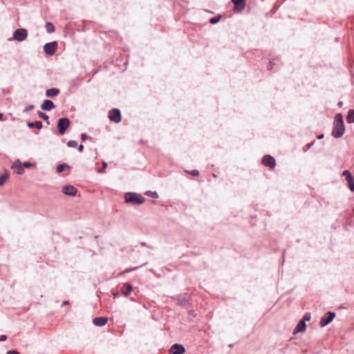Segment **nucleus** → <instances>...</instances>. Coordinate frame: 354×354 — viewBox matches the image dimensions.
<instances>
[{
  "label": "nucleus",
  "mask_w": 354,
  "mask_h": 354,
  "mask_svg": "<svg viewBox=\"0 0 354 354\" xmlns=\"http://www.w3.org/2000/svg\"><path fill=\"white\" fill-rule=\"evenodd\" d=\"M342 176L345 177V179L346 180L347 182L351 181V180L353 179L351 173L348 170H344L342 172Z\"/></svg>",
  "instance_id": "4be33fe9"
},
{
  "label": "nucleus",
  "mask_w": 354,
  "mask_h": 354,
  "mask_svg": "<svg viewBox=\"0 0 354 354\" xmlns=\"http://www.w3.org/2000/svg\"><path fill=\"white\" fill-rule=\"evenodd\" d=\"M28 37V31L24 28H18L13 32V39L17 41H23Z\"/></svg>",
  "instance_id": "423d86ee"
},
{
  "label": "nucleus",
  "mask_w": 354,
  "mask_h": 354,
  "mask_svg": "<svg viewBox=\"0 0 354 354\" xmlns=\"http://www.w3.org/2000/svg\"><path fill=\"white\" fill-rule=\"evenodd\" d=\"M64 305H69V301H63L62 306H64Z\"/></svg>",
  "instance_id": "a18cd8bd"
},
{
  "label": "nucleus",
  "mask_w": 354,
  "mask_h": 354,
  "mask_svg": "<svg viewBox=\"0 0 354 354\" xmlns=\"http://www.w3.org/2000/svg\"><path fill=\"white\" fill-rule=\"evenodd\" d=\"M3 114L0 113V121H3Z\"/></svg>",
  "instance_id": "c03bdc74"
},
{
  "label": "nucleus",
  "mask_w": 354,
  "mask_h": 354,
  "mask_svg": "<svg viewBox=\"0 0 354 354\" xmlns=\"http://www.w3.org/2000/svg\"><path fill=\"white\" fill-rule=\"evenodd\" d=\"M337 105H338V106H339V107H342V106H343V102H341V101H340V102H338V104H337Z\"/></svg>",
  "instance_id": "37998d69"
},
{
  "label": "nucleus",
  "mask_w": 354,
  "mask_h": 354,
  "mask_svg": "<svg viewBox=\"0 0 354 354\" xmlns=\"http://www.w3.org/2000/svg\"><path fill=\"white\" fill-rule=\"evenodd\" d=\"M6 354H20V353L15 350H10V351H8Z\"/></svg>",
  "instance_id": "4c0bfd02"
},
{
  "label": "nucleus",
  "mask_w": 354,
  "mask_h": 354,
  "mask_svg": "<svg viewBox=\"0 0 354 354\" xmlns=\"http://www.w3.org/2000/svg\"><path fill=\"white\" fill-rule=\"evenodd\" d=\"M40 107L43 111H49L55 109V105L50 100H44Z\"/></svg>",
  "instance_id": "ddd939ff"
},
{
  "label": "nucleus",
  "mask_w": 354,
  "mask_h": 354,
  "mask_svg": "<svg viewBox=\"0 0 354 354\" xmlns=\"http://www.w3.org/2000/svg\"><path fill=\"white\" fill-rule=\"evenodd\" d=\"M234 4V11L236 13L241 12L245 8L246 1L245 0H231Z\"/></svg>",
  "instance_id": "9d476101"
},
{
  "label": "nucleus",
  "mask_w": 354,
  "mask_h": 354,
  "mask_svg": "<svg viewBox=\"0 0 354 354\" xmlns=\"http://www.w3.org/2000/svg\"><path fill=\"white\" fill-rule=\"evenodd\" d=\"M70 126V120L68 118H59L57 121V129H58V133L60 134V135H64L67 129Z\"/></svg>",
  "instance_id": "7ed1b4c3"
},
{
  "label": "nucleus",
  "mask_w": 354,
  "mask_h": 354,
  "mask_svg": "<svg viewBox=\"0 0 354 354\" xmlns=\"http://www.w3.org/2000/svg\"><path fill=\"white\" fill-rule=\"evenodd\" d=\"M27 126L30 129H41L43 127L42 122L39 120H36L35 122H27Z\"/></svg>",
  "instance_id": "6ab92c4d"
},
{
  "label": "nucleus",
  "mask_w": 354,
  "mask_h": 354,
  "mask_svg": "<svg viewBox=\"0 0 354 354\" xmlns=\"http://www.w3.org/2000/svg\"><path fill=\"white\" fill-rule=\"evenodd\" d=\"M7 339V336L5 335H0V342H4Z\"/></svg>",
  "instance_id": "58836bf2"
},
{
  "label": "nucleus",
  "mask_w": 354,
  "mask_h": 354,
  "mask_svg": "<svg viewBox=\"0 0 354 354\" xmlns=\"http://www.w3.org/2000/svg\"><path fill=\"white\" fill-rule=\"evenodd\" d=\"M88 139H90V137L88 136H87L86 133H82L81 134V140L82 141H85Z\"/></svg>",
  "instance_id": "f704fd0d"
},
{
  "label": "nucleus",
  "mask_w": 354,
  "mask_h": 354,
  "mask_svg": "<svg viewBox=\"0 0 354 354\" xmlns=\"http://www.w3.org/2000/svg\"><path fill=\"white\" fill-rule=\"evenodd\" d=\"M107 167V163L106 162H103V167L102 168L98 169L97 172L98 173H102L104 171V170Z\"/></svg>",
  "instance_id": "e433bc0d"
},
{
  "label": "nucleus",
  "mask_w": 354,
  "mask_h": 354,
  "mask_svg": "<svg viewBox=\"0 0 354 354\" xmlns=\"http://www.w3.org/2000/svg\"><path fill=\"white\" fill-rule=\"evenodd\" d=\"M108 322V318L105 317H97L93 319V323L96 326H103Z\"/></svg>",
  "instance_id": "dca6fc26"
},
{
  "label": "nucleus",
  "mask_w": 354,
  "mask_h": 354,
  "mask_svg": "<svg viewBox=\"0 0 354 354\" xmlns=\"http://www.w3.org/2000/svg\"><path fill=\"white\" fill-rule=\"evenodd\" d=\"M145 195L151 197V198H157L158 197V193L156 192H153V191H147L145 193Z\"/></svg>",
  "instance_id": "a878e982"
},
{
  "label": "nucleus",
  "mask_w": 354,
  "mask_h": 354,
  "mask_svg": "<svg viewBox=\"0 0 354 354\" xmlns=\"http://www.w3.org/2000/svg\"><path fill=\"white\" fill-rule=\"evenodd\" d=\"M57 48V41H51L46 43L44 46V53L49 56L53 55Z\"/></svg>",
  "instance_id": "0eeeda50"
},
{
  "label": "nucleus",
  "mask_w": 354,
  "mask_h": 354,
  "mask_svg": "<svg viewBox=\"0 0 354 354\" xmlns=\"http://www.w3.org/2000/svg\"><path fill=\"white\" fill-rule=\"evenodd\" d=\"M45 28L48 33H53L55 30V26L51 22H46Z\"/></svg>",
  "instance_id": "412c9836"
},
{
  "label": "nucleus",
  "mask_w": 354,
  "mask_h": 354,
  "mask_svg": "<svg viewBox=\"0 0 354 354\" xmlns=\"http://www.w3.org/2000/svg\"><path fill=\"white\" fill-rule=\"evenodd\" d=\"M324 137V134H320V135H319V136H317V138L318 140H321V139H322Z\"/></svg>",
  "instance_id": "79ce46f5"
},
{
  "label": "nucleus",
  "mask_w": 354,
  "mask_h": 354,
  "mask_svg": "<svg viewBox=\"0 0 354 354\" xmlns=\"http://www.w3.org/2000/svg\"><path fill=\"white\" fill-rule=\"evenodd\" d=\"M67 146H68V147H73V148H75V147H77V141H75V140H71L68 141V142H67Z\"/></svg>",
  "instance_id": "cd10ccee"
},
{
  "label": "nucleus",
  "mask_w": 354,
  "mask_h": 354,
  "mask_svg": "<svg viewBox=\"0 0 354 354\" xmlns=\"http://www.w3.org/2000/svg\"><path fill=\"white\" fill-rule=\"evenodd\" d=\"M11 168L17 174H22L24 172L22 164L19 160H16L12 164Z\"/></svg>",
  "instance_id": "2eb2a0df"
},
{
  "label": "nucleus",
  "mask_w": 354,
  "mask_h": 354,
  "mask_svg": "<svg viewBox=\"0 0 354 354\" xmlns=\"http://www.w3.org/2000/svg\"><path fill=\"white\" fill-rule=\"evenodd\" d=\"M140 245H141L142 246H147V247H148V248H152V247H151V246H149V245H147V243H145V242H141V243H140Z\"/></svg>",
  "instance_id": "a19ab883"
},
{
  "label": "nucleus",
  "mask_w": 354,
  "mask_h": 354,
  "mask_svg": "<svg viewBox=\"0 0 354 354\" xmlns=\"http://www.w3.org/2000/svg\"><path fill=\"white\" fill-rule=\"evenodd\" d=\"M109 118L111 121H113L115 123H119L122 120V115L120 109H112L109 112Z\"/></svg>",
  "instance_id": "6e6552de"
},
{
  "label": "nucleus",
  "mask_w": 354,
  "mask_h": 354,
  "mask_svg": "<svg viewBox=\"0 0 354 354\" xmlns=\"http://www.w3.org/2000/svg\"><path fill=\"white\" fill-rule=\"evenodd\" d=\"M62 192L67 196H74L77 194V189L72 185H66L63 187Z\"/></svg>",
  "instance_id": "4468645a"
},
{
  "label": "nucleus",
  "mask_w": 354,
  "mask_h": 354,
  "mask_svg": "<svg viewBox=\"0 0 354 354\" xmlns=\"http://www.w3.org/2000/svg\"><path fill=\"white\" fill-rule=\"evenodd\" d=\"M310 313H306L301 321H304L306 323V321H309L310 319Z\"/></svg>",
  "instance_id": "7c9ffc66"
},
{
  "label": "nucleus",
  "mask_w": 354,
  "mask_h": 354,
  "mask_svg": "<svg viewBox=\"0 0 354 354\" xmlns=\"http://www.w3.org/2000/svg\"><path fill=\"white\" fill-rule=\"evenodd\" d=\"M221 15H216L214 17H212L210 19H209V23L211 24H216L217 23L219 22V21L221 20Z\"/></svg>",
  "instance_id": "393cba45"
},
{
  "label": "nucleus",
  "mask_w": 354,
  "mask_h": 354,
  "mask_svg": "<svg viewBox=\"0 0 354 354\" xmlns=\"http://www.w3.org/2000/svg\"><path fill=\"white\" fill-rule=\"evenodd\" d=\"M346 121L349 124L354 123V109H350L348 111Z\"/></svg>",
  "instance_id": "aec40b11"
},
{
  "label": "nucleus",
  "mask_w": 354,
  "mask_h": 354,
  "mask_svg": "<svg viewBox=\"0 0 354 354\" xmlns=\"http://www.w3.org/2000/svg\"><path fill=\"white\" fill-rule=\"evenodd\" d=\"M314 143L315 141L308 143L304 149V151L306 152L308 149H310L313 146Z\"/></svg>",
  "instance_id": "2f4dec72"
},
{
  "label": "nucleus",
  "mask_w": 354,
  "mask_h": 354,
  "mask_svg": "<svg viewBox=\"0 0 354 354\" xmlns=\"http://www.w3.org/2000/svg\"><path fill=\"white\" fill-rule=\"evenodd\" d=\"M173 299L176 301L179 306H187L189 305L190 298L187 293L177 295L173 297Z\"/></svg>",
  "instance_id": "20e7f679"
},
{
  "label": "nucleus",
  "mask_w": 354,
  "mask_h": 354,
  "mask_svg": "<svg viewBox=\"0 0 354 354\" xmlns=\"http://www.w3.org/2000/svg\"><path fill=\"white\" fill-rule=\"evenodd\" d=\"M113 295L114 298H116L118 297V294L117 292H113Z\"/></svg>",
  "instance_id": "49530a36"
},
{
  "label": "nucleus",
  "mask_w": 354,
  "mask_h": 354,
  "mask_svg": "<svg viewBox=\"0 0 354 354\" xmlns=\"http://www.w3.org/2000/svg\"><path fill=\"white\" fill-rule=\"evenodd\" d=\"M145 198L141 194L136 192H127L124 194V201L128 204L141 205L145 203Z\"/></svg>",
  "instance_id": "f03ea898"
},
{
  "label": "nucleus",
  "mask_w": 354,
  "mask_h": 354,
  "mask_svg": "<svg viewBox=\"0 0 354 354\" xmlns=\"http://www.w3.org/2000/svg\"><path fill=\"white\" fill-rule=\"evenodd\" d=\"M77 149H78V151H79L82 152V151H83V150H84V146H83V145H82V144H81V145H80L78 146V147H77Z\"/></svg>",
  "instance_id": "ea45409f"
},
{
  "label": "nucleus",
  "mask_w": 354,
  "mask_h": 354,
  "mask_svg": "<svg viewBox=\"0 0 354 354\" xmlns=\"http://www.w3.org/2000/svg\"><path fill=\"white\" fill-rule=\"evenodd\" d=\"M22 166H23V168H29L32 166V163H30V162H24L22 164Z\"/></svg>",
  "instance_id": "c9c22d12"
},
{
  "label": "nucleus",
  "mask_w": 354,
  "mask_h": 354,
  "mask_svg": "<svg viewBox=\"0 0 354 354\" xmlns=\"http://www.w3.org/2000/svg\"><path fill=\"white\" fill-rule=\"evenodd\" d=\"M186 350L183 345L180 344H173L169 349V354H183Z\"/></svg>",
  "instance_id": "9b49d317"
},
{
  "label": "nucleus",
  "mask_w": 354,
  "mask_h": 354,
  "mask_svg": "<svg viewBox=\"0 0 354 354\" xmlns=\"http://www.w3.org/2000/svg\"><path fill=\"white\" fill-rule=\"evenodd\" d=\"M347 183L350 190L354 192V179L351 180V181H348Z\"/></svg>",
  "instance_id": "c756f323"
},
{
  "label": "nucleus",
  "mask_w": 354,
  "mask_h": 354,
  "mask_svg": "<svg viewBox=\"0 0 354 354\" xmlns=\"http://www.w3.org/2000/svg\"><path fill=\"white\" fill-rule=\"evenodd\" d=\"M262 164L269 167L270 169H274L276 166L275 159L270 155H266L263 157L261 160Z\"/></svg>",
  "instance_id": "1a4fd4ad"
},
{
  "label": "nucleus",
  "mask_w": 354,
  "mask_h": 354,
  "mask_svg": "<svg viewBox=\"0 0 354 354\" xmlns=\"http://www.w3.org/2000/svg\"><path fill=\"white\" fill-rule=\"evenodd\" d=\"M272 62H270V67H269V69H272Z\"/></svg>",
  "instance_id": "de8ad7c7"
},
{
  "label": "nucleus",
  "mask_w": 354,
  "mask_h": 354,
  "mask_svg": "<svg viewBox=\"0 0 354 354\" xmlns=\"http://www.w3.org/2000/svg\"><path fill=\"white\" fill-rule=\"evenodd\" d=\"M345 132L343 115L342 113H337L335 116L332 136L335 138H341Z\"/></svg>",
  "instance_id": "f257e3e1"
},
{
  "label": "nucleus",
  "mask_w": 354,
  "mask_h": 354,
  "mask_svg": "<svg viewBox=\"0 0 354 354\" xmlns=\"http://www.w3.org/2000/svg\"><path fill=\"white\" fill-rule=\"evenodd\" d=\"M59 89L57 88H51L46 91V96L48 97H53L59 93Z\"/></svg>",
  "instance_id": "a211bd4d"
},
{
  "label": "nucleus",
  "mask_w": 354,
  "mask_h": 354,
  "mask_svg": "<svg viewBox=\"0 0 354 354\" xmlns=\"http://www.w3.org/2000/svg\"><path fill=\"white\" fill-rule=\"evenodd\" d=\"M189 174H191L193 176H199V171L196 169L192 170L190 171H188Z\"/></svg>",
  "instance_id": "473e14b6"
},
{
  "label": "nucleus",
  "mask_w": 354,
  "mask_h": 354,
  "mask_svg": "<svg viewBox=\"0 0 354 354\" xmlns=\"http://www.w3.org/2000/svg\"><path fill=\"white\" fill-rule=\"evenodd\" d=\"M147 264V263H145L143 264H142L141 266H136V267H134V268H130V269H127L126 270H124V272H133V271H135L136 270H138L139 268H141L142 266H145Z\"/></svg>",
  "instance_id": "c85d7f7f"
},
{
  "label": "nucleus",
  "mask_w": 354,
  "mask_h": 354,
  "mask_svg": "<svg viewBox=\"0 0 354 354\" xmlns=\"http://www.w3.org/2000/svg\"><path fill=\"white\" fill-rule=\"evenodd\" d=\"M34 107H35V106H34V105H33V104H30V105L27 106L24 109V111H24V113H26V112H28V111H30V110L33 109H34Z\"/></svg>",
  "instance_id": "72a5a7b5"
},
{
  "label": "nucleus",
  "mask_w": 354,
  "mask_h": 354,
  "mask_svg": "<svg viewBox=\"0 0 354 354\" xmlns=\"http://www.w3.org/2000/svg\"><path fill=\"white\" fill-rule=\"evenodd\" d=\"M8 178V174L6 172L0 176V186H2Z\"/></svg>",
  "instance_id": "bb28decb"
},
{
  "label": "nucleus",
  "mask_w": 354,
  "mask_h": 354,
  "mask_svg": "<svg viewBox=\"0 0 354 354\" xmlns=\"http://www.w3.org/2000/svg\"><path fill=\"white\" fill-rule=\"evenodd\" d=\"M306 328V324L304 321H299L294 329V334L304 332Z\"/></svg>",
  "instance_id": "f3484780"
},
{
  "label": "nucleus",
  "mask_w": 354,
  "mask_h": 354,
  "mask_svg": "<svg viewBox=\"0 0 354 354\" xmlns=\"http://www.w3.org/2000/svg\"><path fill=\"white\" fill-rule=\"evenodd\" d=\"M120 291L125 297H127L131 294L133 291V286L129 283L126 282L122 284L120 288Z\"/></svg>",
  "instance_id": "f8f14e48"
},
{
  "label": "nucleus",
  "mask_w": 354,
  "mask_h": 354,
  "mask_svg": "<svg viewBox=\"0 0 354 354\" xmlns=\"http://www.w3.org/2000/svg\"><path fill=\"white\" fill-rule=\"evenodd\" d=\"M37 115L41 119L44 120V121H46L47 124H49V121H48L49 118L46 113L39 111L37 112Z\"/></svg>",
  "instance_id": "b1692460"
},
{
  "label": "nucleus",
  "mask_w": 354,
  "mask_h": 354,
  "mask_svg": "<svg viewBox=\"0 0 354 354\" xmlns=\"http://www.w3.org/2000/svg\"><path fill=\"white\" fill-rule=\"evenodd\" d=\"M69 166L66 163L59 164L57 166L56 170L57 173L62 172L65 169L68 168Z\"/></svg>",
  "instance_id": "5701e85b"
},
{
  "label": "nucleus",
  "mask_w": 354,
  "mask_h": 354,
  "mask_svg": "<svg viewBox=\"0 0 354 354\" xmlns=\"http://www.w3.org/2000/svg\"><path fill=\"white\" fill-rule=\"evenodd\" d=\"M335 317V313L334 312L328 311L321 318L319 325L322 327H324L329 324L333 319Z\"/></svg>",
  "instance_id": "39448f33"
}]
</instances>
